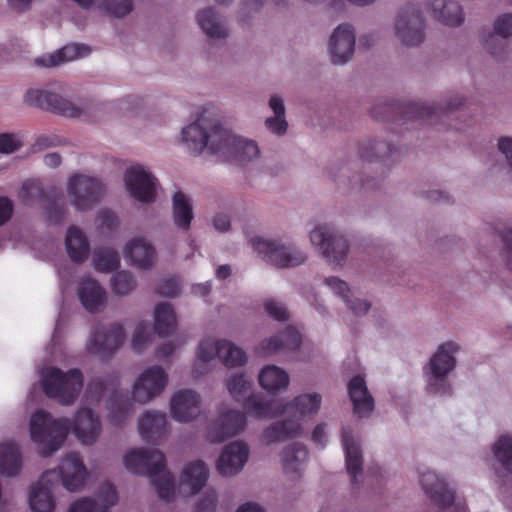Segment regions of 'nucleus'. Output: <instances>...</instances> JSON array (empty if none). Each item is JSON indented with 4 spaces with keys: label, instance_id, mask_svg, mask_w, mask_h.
<instances>
[{
    "label": "nucleus",
    "instance_id": "23",
    "mask_svg": "<svg viewBox=\"0 0 512 512\" xmlns=\"http://www.w3.org/2000/svg\"><path fill=\"white\" fill-rule=\"evenodd\" d=\"M249 449L245 443L232 442L224 447L217 461V470L223 476L237 474L248 460Z\"/></svg>",
    "mask_w": 512,
    "mask_h": 512
},
{
    "label": "nucleus",
    "instance_id": "22",
    "mask_svg": "<svg viewBox=\"0 0 512 512\" xmlns=\"http://www.w3.org/2000/svg\"><path fill=\"white\" fill-rule=\"evenodd\" d=\"M200 403V395L194 390H180L170 401L172 417L179 422H190L200 414Z\"/></svg>",
    "mask_w": 512,
    "mask_h": 512
},
{
    "label": "nucleus",
    "instance_id": "32",
    "mask_svg": "<svg viewBox=\"0 0 512 512\" xmlns=\"http://www.w3.org/2000/svg\"><path fill=\"white\" fill-rule=\"evenodd\" d=\"M65 245L72 262L83 263L88 259L90 245L87 237L78 227L72 226L68 229Z\"/></svg>",
    "mask_w": 512,
    "mask_h": 512
},
{
    "label": "nucleus",
    "instance_id": "9",
    "mask_svg": "<svg viewBox=\"0 0 512 512\" xmlns=\"http://www.w3.org/2000/svg\"><path fill=\"white\" fill-rule=\"evenodd\" d=\"M219 145H211V153L223 157L227 161L245 163L259 155V149L254 141L243 139L232 134L229 130L216 131Z\"/></svg>",
    "mask_w": 512,
    "mask_h": 512
},
{
    "label": "nucleus",
    "instance_id": "40",
    "mask_svg": "<svg viewBox=\"0 0 512 512\" xmlns=\"http://www.w3.org/2000/svg\"><path fill=\"white\" fill-rule=\"evenodd\" d=\"M307 457L308 450L305 445L300 443L288 445L281 453L283 469L286 473H298Z\"/></svg>",
    "mask_w": 512,
    "mask_h": 512
},
{
    "label": "nucleus",
    "instance_id": "55",
    "mask_svg": "<svg viewBox=\"0 0 512 512\" xmlns=\"http://www.w3.org/2000/svg\"><path fill=\"white\" fill-rule=\"evenodd\" d=\"M157 292L164 297H175L180 292L179 281L174 277L163 279L158 286Z\"/></svg>",
    "mask_w": 512,
    "mask_h": 512
},
{
    "label": "nucleus",
    "instance_id": "27",
    "mask_svg": "<svg viewBox=\"0 0 512 512\" xmlns=\"http://www.w3.org/2000/svg\"><path fill=\"white\" fill-rule=\"evenodd\" d=\"M348 394L353 404L354 413L358 417H367L374 409V399L368 391L365 379L354 376L348 382Z\"/></svg>",
    "mask_w": 512,
    "mask_h": 512
},
{
    "label": "nucleus",
    "instance_id": "36",
    "mask_svg": "<svg viewBox=\"0 0 512 512\" xmlns=\"http://www.w3.org/2000/svg\"><path fill=\"white\" fill-rule=\"evenodd\" d=\"M154 329L160 337L171 335L177 326L176 315L169 303H160L154 310Z\"/></svg>",
    "mask_w": 512,
    "mask_h": 512
},
{
    "label": "nucleus",
    "instance_id": "37",
    "mask_svg": "<svg viewBox=\"0 0 512 512\" xmlns=\"http://www.w3.org/2000/svg\"><path fill=\"white\" fill-rule=\"evenodd\" d=\"M208 474V468L203 461H194L185 467L181 481L183 484L189 485L191 492L196 494L205 486Z\"/></svg>",
    "mask_w": 512,
    "mask_h": 512
},
{
    "label": "nucleus",
    "instance_id": "28",
    "mask_svg": "<svg viewBox=\"0 0 512 512\" xmlns=\"http://www.w3.org/2000/svg\"><path fill=\"white\" fill-rule=\"evenodd\" d=\"M138 428L145 442L158 444L167 432L166 415L157 411H148L139 419Z\"/></svg>",
    "mask_w": 512,
    "mask_h": 512
},
{
    "label": "nucleus",
    "instance_id": "2",
    "mask_svg": "<svg viewBox=\"0 0 512 512\" xmlns=\"http://www.w3.org/2000/svg\"><path fill=\"white\" fill-rule=\"evenodd\" d=\"M320 404L321 396L318 393L299 395L286 404L279 401H264L256 395H251L246 398L244 408L247 413L259 419L284 414L292 417L273 423L263 431V439L270 444L298 436L302 431L299 419L317 414Z\"/></svg>",
    "mask_w": 512,
    "mask_h": 512
},
{
    "label": "nucleus",
    "instance_id": "45",
    "mask_svg": "<svg viewBox=\"0 0 512 512\" xmlns=\"http://www.w3.org/2000/svg\"><path fill=\"white\" fill-rule=\"evenodd\" d=\"M495 458L512 473V436L502 435L493 446Z\"/></svg>",
    "mask_w": 512,
    "mask_h": 512
},
{
    "label": "nucleus",
    "instance_id": "29",
    "mask_svg": "<svg viewBox=\"0 0 512 512\" xmlns=\"http://www.w3.org/2000/svg\"><path fill=\"white\" fill-rule=\"evenodd\" d=\"M78 296L83 307L89 312H97L105 306L106 292L95 280L82 279L78 288Z\"/></svg>",
    "mask_w": 512,
    "mask_h": 512
},
{
    "label": "nucleus",
    "instance_id": "20",
    "mask_svg": "<svg viewBox=\"0 0 512 512\" xmlns=\"http://www.w3.org/2000/svg\"><path fill=\"white\" fill-rule=\"evenodd\" d=\"M246 427L244 413L236 410H228L221 413L210 425L207 439L211 443H222L242 432Z\"/></svg>",
    "mask_w": 512,
    "mask_h": 512
},
{
    "label": "nucleus",
    "instance_id": "4",
    "mask_svg": "<svg viewBox=\"0 0 512 512\" xmlns=\"http://www.w3.org/2000/svg\"><path fill=\"white\" fill-rule=\"evenodd\" d=\"M463 105L460 98L449 101L444 107H434L418 102H412L404 107L397 103H384L377 105L371 111L372 117L376 120L417 121L422 124L436 125L445 124L446 120L454 118L456 110Z\"/></svg>",
    "mask_w": 512,
    "mask_h": 512
},
{
    "label": "nucleus",
    "instance_id": "53",
    "mask_svg": "<svg viewBox=\"0 0 512 512\" xmlns=\"http://www.w3.org/2000/svg\"><path fill=\"white\" fill-rule=\"evenodd\" d=\"M97 220L99 223V227L102 230L105 229L107 231H114L119 225V220L116 214L109 209H102L101 211H99L97 215Z\"/></svg>",
    "mask_w": 512,
    "mask_h": 512
},
{
    "label": "nucleus",
    "instance_id": "63",
    "mask_svg": "<svg viewBox=\"0 0 512 512\" xmlns=\"http://www.w3.org/2000/svg\"><path fill=\"white\" fill-rule=\"evenodd\" d=\"M269 106L276 116H285L284 103L280 97L272 96L269 100Z\"/></svg>",
    "mask_w": 512,
    "mask_h": 512
},
{
    "label": "nucleus",
    "instance_id": "5",
    "mask_svg": "<svg viewBox=\"0 0 512 512\" xmlns=\"http://www.w3.org/2000/svg\"><path fill=\"white\" fill-rule=\"evenodd\" d=\"M124 464L128 471L151 477L158 496L170 501L174 497L175 482L170 472L166 471V459L158 449L140 448L127 452Z\"/></svg>",
    "mask_w": 512,
    "mask_h": 512
},
{
    "label": "nucleus",
    "instance_id": "26",
    "mask_svg": "<svg viewBox=\"0 0 512 512\" xmlns=\"http://www.w3.org/2000/svg\"><path fill=\"white\" fill-rule=\"evenodd\" d=\"M98 497L101 504L92 498H82L70 506L69 512H108L118 500L117 491L110 483H105L100 487Z\"/></svg>",
    "mask_w": 512,
    "mask_h": 512
},
{
    "label": "nucleus",
    "instance_id": "19",
    "mask_svg": "<svg viewBox=\"0 0 512 512\" xmlns=\"http://www.w3.org/2000/svg\"><path fill=\"white\" fill-rule=\"evenodd\" d=\"M124 181L128 192L137 201L151 203L155 200L157 179L142 166L128 168Z\"/></svg>",
    "mask_w": 512,
    "mask_h": 512
},
{
    "label": "nucleus",
    "instance_id": "47",
    "mask_svg": "<svg viewBox=\"0 0 512 512\" xmlns=\"http://www.w3.org/2000/svg\"><path fill=\"white\" fill-rule=\"evenodd\" d=\"M136 287L134 276L127 271L116 272L111 278L112 291L117 295H127Z\"/></svg>",
    "mask_w": 512,
    "mask_h": 512
},
{
    "label": "nucleus",
    "instance_id": "50",
    "mask_svg": "<svg viewBox=\"0 0 512 512\" xmlns=\"http://www.w3.org/2000/svg\"><path fill=\"white\" fill-rule=\"evenodd\" d=\"M150 340L149 325L145 322H140L133 333L132 337V348L133 350L140 352L144 349L145 345Z\"/></svg>",
    "mask_w": 512,
    "mask_h": 512
},
{
    "label": "nucleus",
    "instance_id": "11",
    "mask_svg": "<svg viewBox=\"0 0 512 512\" xmlns=\"http://www.w3.org/2000/svg\"><path fill=\"white\" fill-rule=\"evenodd\" d=\"M215 357L222 360L226 367L242 366L247 361L246 353L228 340L207 338L200 342L197 352V363H208Z\"/></svg>",
    "mask_w": 512,
    "mask_h": 512
},
{
    "label": "nucleus",
    "instance_id": "60",
    "mask_svg": "<svg viewBox=\"0 0 512 512\" xmlns=\"http://www.w3.org/2000/svg\"><path fill=\"white\" fill-rule=\"evenodd\" d=\"M504 244V252L507 258V265L512 270V229L505 230L500 234Z\"/></svg>",
    "mask_w": 512,
    "mask_h": 512
},
{
    "label": "nucleus",
    "instance_id": "31",
    "mask_svg": "<svg viewBox=\"0 0 512 512\" xmlns=\"http://www.w3.org/2000/svg\"><path fill=\"white\" fill-rule=\"evenodd\" d=\"M90 52L91 49L89 46L80 43H72L58 49L52 54L37 58L36 63L45 67H54L68 61L86 57Z\"/></svg>",
    "mask_w": 512,
    "mask_h": 512
},
{
    "label": "nucleus",
    "instance_id": "33",
    "mask_svg": "<svg viewBox=\"0 0 512 512\" xmlns=\"http://www.w3.org/2000/svg\"><path fill=\"white\" fill-rule=\"evenodd\" d=\"M434 18L448 26H459L464 21L462 7L457 1L433 0L431 3Z\"/></svg>",
    "mask_w": 512,
    "mask_h": 512
},
{
    "label": "nucleus",
    "instance_id": "57",
    "mask_svg": "<svg viewBox=\"0 0 512 512\" xmlns=\"http://www.w3.org/2000/svg\"><path fill=\"white\" fill-rule=\"evenodd\" d=\"M217 502L215 492H207L196 505V512H214Z\"/></svg>",
    "mask_w": 512,
    "mask_h": 512
},
{
    "label": "nucleus",
    "instance_id": "42",
    "mask_svg": "<svg viewBox=\"0 0 512 512\" xmlns=\"http://www.w3.org/2000/svg\"><path fill=\"white\" fill-rule=\"evenodd\" d=\"M93 265L99 272H111L120 265L119 254L111 248H98L93 253Z\"/></svg>",
    "mask_w": 512,
    "mask_h": 512
},
{
    "label": "nucleus",
    "instance_id": "3",
    "mask_svg": "<svg viewBox=\"0 0 512 512\" xmlns=\"http://www.w3.org/2000/svg\"><path fill=\"white\" fill-rule=\"evenodd\" d=\"M87 475V469L80 455L75 452L67 454L57 469L44 472L40 480L30 488L31 510L33 512L54 511L52 479H60L65 489L75 492L84 486Z\"/></svg>",
    "mask_w": 512,
    "mask_h": 512
},
{
    "label": "nucleus",
    "instance_id": "46",
    "mask_svg": "<svg viewBox=\"0 0 512 512\" xmlns=\"http://www.w3.org/2000/svg\"><path fill=\"white\" fill-rule=\"evenodd\" d=\"M53 200L49 201L44 207L47 219L54 223L59 224L65 215L64 197L60 190L52 191Z\"/></svg>",
    "mask_w": 512,
    "mask_h": 512
},
{
    "label": "nucleus",
    "instance_id": "34",
    "mask_svg": "<svg viewBox=\"0 0 512 512\" xmlns=\"http://www.w3.org/2000/svg\"><path fill=\"white\" fill-rule=\"evenodd\" d=\"M22 468L19 447L14 442L0 444V472L2 475L15 476Z\"/></svg>",
    "mask_w": 512,
    "mask_h": 512
},
{
    "label": "nucleus",
    "instance_id": "38",
    "mask_svg": "<svg viewBox=\"0 0 512 512\" xmlns=\"http://www.w3.org/2000/svg\"><path fill=\"white\" fill-rule=\"evenodd\" d=\"M325 283L344 300L353 313L361 315L369 310L371 306L369 302L358 299L352 301L349 299L350 289L345 281L337 277H328L325 279Z\"/></svg>",
    "mask_w": 512,
    "mask_h": 512
},
{
    "label": "nucleus",
    "instance_id": "14",
    "mask_svg": "<svg viewBox=\"0 0 512 512\" xmlns=\"http://www.w3.org/2000/svg\"><path fill=\"white\" fill-rule=\"evenodd\" d=\"M420 484L427 496L440 506V512H467L464 505H453L455 499L454 490L448 487L443 478L433 471L420 474Z\"/></svg>",
    "mask_w": 512,
    "mask_h": 512
},
{
    "label": "nucleus",
    "instance_id": "24",
    "mask_svg": "<svg viewBox=\"0 0 512 512\" xmlns=\"http://www.w3.org/2000/svg\"><path fill=\"white\" fill-rule=\"evenodd\" d=\"M341 441L345 452L347 473L351 476L352 486L359 485L358 476L363 472V457L359 443L354 439L352 429L343 427Z\"/></svg>",
    "mask_w": 512,
    "mask_h": 512
},
{
    "label": "nucleus",
    "instance_id": "44",
    "mask_svg": "<svg viewBox=\"0 0 512 512\" xmlns=\"http://www.w3.org/2000/svg\"><path fill=\"white\" fill-rule=\"evenodd\" d=\"M130 402L127 395L113 391L109 404V417L114 425H121L126 419Z\"/></svg>",
    "mask_w": 512,
    "mask_h": 512
},
{
    "label": "nucleus",
    "instance_id": "10",
    "mask_svg": "<svg viewBox=\"0 0 512 512\" xmlns=\"http://www.w3.org/2000/svg\"><path fill=\"white\" fill-rule=\"evenodd\" d=\"M250 242L255 251L263 254L269 263L279 268L295 267L306 260L300 250L279 241L255 237Z\"/></svg>",
    "mask_w": 512,
    "mask_h": 512
},
{
    "label": "nucleus",
    "instance_id": "6",
    "mask_svg": "<svg viewBox=\"0 0 512 512\" xmlns=\"http://www.w3.org/2000/svg\"><path fill=\"white\" fill-rule=\"evenodd\" d=\"M43 392L62 405H71L83 388V374L73 368L67 372L57 367L47 368L41 376Z\"/></svg>",
    "mask_w": 512,
    "mask_h": 512
},
{
    "label": "nucleus",
    "instance_id": "8",
    "mask_svg": "<svg viewBox=\"0 0 512 512\" xmlns=\"http://www.w3.org/2000/svg\"><path fill=\"white\" fill-rule=\"evenodd\" d=\"M310 240L329 264L342 265L345 261L349 249L348 241L334 227L326 224L317 226L311 231Z\"/></svg>",
    "mask_w": 512,
    "mask_h": 512
},
{
    "label": "nucleus",
    "instance_id": "51",
    "mask_svg": "<svg viewBox=\"0 0 512 512\" xmlns=\"http://www.w3.org/2000/svg\"><path fill=\"white\" fill-rule=\"evenodd\" d=\"M45 196L41 183L37 180H27L23 182L20 197L23 202H28L33 198H42Z\"/></svg>",
    "mask_w": 512,
    "mask_h": 512
},
{
    "label": "nucleus",
    "instance_id": "13",
    "mask_svg": "<svg viewBox=\"0 0 512 512\" xmlns=\"http://www.w3.org/2000/svg\"><path fill=\"white\" fill-rule=\"evenodd\" d=\"M459 347L454 342L442 344L434 356L430 359L431 374L435 378L434 383L429 384V392L434 394H450V386L445 376L454 369L456 360L453 356Z\"/></svg>",
    "mask_w": 512,
    "mask_h": 512
},
{
    "label": "nucleus",
    "instance_id": "56",
    "mask_svg": "<svg viewBox=\"0 0 512 512\" xmlns=\"http://www.w3.org/2000/svg\"><path fill=\"white\" fill-rule=\"evenodd\" d=\"M264 309L270 317L277 321H285L288 319V312L286 308L274 300L265 302Z\"/></svg>",
    "mask_w": 512,
    "mask_h": 512
},
{
    "label": "nucleus",
    "instance_id": "12",
    "mask_svg": "<svg viewBox=\"0 0 512 512\" xmlns=\"http://www.w3.org/2000/svg\"><path fill=\"white\" fill-rule=\"evenodd\" d=\"M67 190L73 206L85 211L100 201L104 186L97 178L75 174L69 178Z\"/></svg>",
    "mask_w": 512,
    "mask_h": 512
},
{
    "label": "nucleus",
    "instance_id": "35",
    "mask_svg": "<svg viewBox=\"0 0 512 512\" xmlns=\"http://www.w3.org/2000/svg\"><path fill=\"white\" fill-rule=\"evenodd\" d=\"M258 379L261 387L270 393L285 389L289 384V376L286 371L275 365L264 367Z\"/></svg>",
    "mask_w": 512,
    "mask_h": 512
},
{
    "label": "nucleus",
    "instance_id": "48",
    "mask_svg": "<svg viewBox=\"0 0 512 512\" xmlns=\"http://www.w3.org/2000/svg\"><path fill=\"white\" fill-rule=\"evenodd\" d=\"M117 383V378L111 376L109 378H95L92 379L86 388V397L92 401L98 402L104 395L108 384L114 385Z\"/></svg>",
    "mask_w": 512,
    "mask_h": 512
},
{
    "label": "nucleus",
    "instance_id": "41",
    "mask_svg": "<svg viewBox=\"0 0 512 512\" xmlns=\"http://www.w3.org/2000/svg\"><path fill=\"white\" fill-rule=\"evenodd\" d=\"M197 21L204 33L211 39H220L227 36L218 14L213 8H206L197 14Z\"/></svg>",
    "mask_w": 512,
    "mask_h": 512
},
{
    "label": "nucleus",
    "instance_id": "16",
    "mask_svg": "<svg viewBox=\"0 0 512 512\" xmlns=\"http://www.w3.org/2000/svg\"><path fill=\"white\" fill-rule=\"evenodd\" d=\"M125 332L120 324L100 326L92 334L88 350L102 360L110 359L124 344Z\"/></svg>",
    "mask_w": 512,
    "mask_h": 512
},
{
    "label": "nucleus",
    "instance_id": "21",
    "mask_svg": "<svg viewBox=\"0 0 512 512\" xmlns=\"http://www.w3.org/2000/svg\"><path fill=\"white\" fill-rule=\"evenodd\" d=\"M355 33L349 24L339 25L333 32L329 42V52L333 64H344L354 53Z\"/></svg>",
    "mask_w": 512,
    "mask_h": 512
},
{
    "label": "nucleus",
    "instance_id": "39",
    "mask_svg": "<svg viewBox=\"0 0 512 512\" xmlns=\"http://www.w3.org/2000/svg\"><path fill=\"white\" fill-rule=\"evenodd\" d=\"M193 219V209L190 200L181 191L173 196V220L175 225L182 230H189Z\"/></svg>",
    "mask_w": 512,
    "mask_h": 512
},
{
    "label": "nucleus",
    "instance_id": "1",
    "mask_svg": "<svg viewBox=\"0 0 512 512\" xmlns=\"http://www.w3.org/2000/svg\"><path fill=\"white\" fill-rule=\"evenodd\" d=\"M71 427L77 439L86 445L93 444L102 431L99 416L89 408L78 410L73 423L68 418L54 419L39 410L31 417L30 435L34 442L43 445L40 455L48 457L62 446Z\"/></svg>",
    "mask_w": 512,
    "mask_h": 512
},
{
    "label": "nucleus",
    "instance_id": "49",
    "mask_svg": "<svg viewBox=\"0 0 512 512\" xmlns=\"http://www.w3.org/2000/svg\"><path fill=\"white\" fill-rule=\"evenodd\" d=\"M250 385L251 383L245 378L244 374H236L229 378L227 389L236 401H240L250 388Z\"/></svg>",
    "mask_w": 512,
    "mask_h": 512
},
{
    "label": "nucleus",
    "instance_id": "54",
    "mask_svg": "<svg viewBox=\"0 0 512 512\" xmlns=\"http://www.w3.org/2000/svg\"><path fill=\"white\" fill-rule=\"evenodd\" d=\"M496 36L503 39L512 35V14H504L500 16L494 23Z\"/></svg>",
    "mask_w": 512,
    "mask_h": 512
},
{
    "label": "nucleus",
    "instance_id": "18",
    "mask_svg": "<svg viewBox=\"0 0 512 512\" xmlns=\"http://www.w3.org/2000/svg\"><path fill=\"white\" fill-rule=\"evenodd\" d=\"M168 382V375L160 366H152L141 373L133 385L132 398L145 404L162 393Z\"/></svg>",
    "mask_w": 512,
    "mask_h": 512
},
{
    "label": "nucleus",
    "instance_id": "64",
    "mask_svg": "<svg viewBox=\"0 0 512 512\" xmlns=\"http://www.w3.org/2000/svg\"><path fill=\"white\" fill-rule=\"evenodd\" d=\"M213 225L217 230L225 232L230 228V220L227 215L217 214L214 217Z\"/></svg>",
    "mask_w": 512,
    "mask_h": 512
},
{
    "label": "nucleus",
    "instance_id": "59",
    "mask_svg": "<svg viewBox=\"0 0 512 512\" xmlns=\"http://www.w3.org/2000/svg\"><path fill=\"white\" fill-rule=\"evenodd\" d=\"M13 203L7 197H0V226L7 223L13 215Z\"/></svg>",
    "mask_w": 512,
    "mask_h": 512
},
{
    "label": "nucleus",
    "instance_id": "52",
    "mask_svg": "<svg viewBox=\"0 0 512 512\" xmlns=\"http://www.w3.org/2000/svg\"><path fill=\"white\" fill-rule=\"evenodd\" d=\"M21 146L22 142L15 134H0V153L11 154L19 150Z\"/></svg>",
    "mask_w": 512,
    "mask_h": 512
},
{
    "label": "nucleus",
    "instance_id": "30",
    "mask_svg": "<svg viewBox=\"0 0 512 512\" xmlns=\"http://www.w3.org/2000/svg\"><path fill=\"white\" fill-rule=\"evenodd\" d=\"M124 254L134 266L141 269H149L156 256L154 247L142 237L134 238L127 243Z\"/></svg>",
    "mask_w": 512,
    "mask_h": 512
},
{
    "label": "nucleus",
    "instance_id": "7",
    "mask_svg": "<svg viewBox=\"0 0 512 512\" xmlns=\"http://www.w3.org/2000/svg\"><path fill=\"white\" fill-rule=\"evenodd\" d=\"M206 110L198 119L182 129V139L192 154H200L206 147L211 152L212 143L219 145V136L216 131H226L217 120H209L206 117Z\"/></svg>",
    "mask_w": 512,
    "mask_h": 512
},
{
    "label": "nucleus",
    "instance_id": "15",
    "mask_svg": "<svg viewBox=\"0 0 512 512\" xmlns=\"http://www.w3.org/2000/svg\"><path fill=\"white\" fill-rule=\"evenodd\" d=\"M424 19L413 5L403 7L396 19L395 31L399 40L408 47L418 46L424 40Z\"/></svg>",
    "mask_w": 512,
    "mask_h": 512
},
{
    "label": "nucleus",
    "instance_id": "58",
    "mask_svg": "<svg viewBox=\"0 0 512 512\" xmlns=\"http://www.w3.org/2000/svg\"><path fill=\"white\" fill-rule=\"evenodd\" d=\"M267 128L277 135H283L287 130V122L285 116H274L267 118L265 121Z\"/></svg>",
    "mask_w": 512,
    "mask_h": 512
},
{
    "label": "nucleus",
    "instance_id": "43",
    "mask_svg": "<svg viewBox=\"0 0 512 512\" xmlns=\"http://www.w3.org/2000/svg\"><path fill=\"white\" fill-rule=\"evenodd\" d=\"M394 149L393 145L384 141H367L361 145L360 157L372 162L378 158L391 156Z\"/></svg>",
    "mask_w": 512,
    "mask_h": 512
},
{
    "label": "nucleus",
    "instance_id": "61",
    "mask_svg": "<svg viewBox=\"0 0 512 512\" xmlns=\"http://www.w3.org/2000/svg\"><path fill=\"white\" fill-rule=\"evenodd\" d=\"M498 148L505 155L510 167L512 168V138H500L498 142Z\"/></svg>",
    "mask_w": 512,
    "mask_h": 512
},
{
    "label": "nucleus",
    "instance_id": "62",
    "mask_svg": "<svg viewBox=\"0 0 512 512\" xmlns=\"http://www.w3.org/2000/svg\"><path fill=\"white\" fill-rule=\"evenodd\" d=\"M312 441L321 447L325 446L326 435H325V424H318L315 426L312 433Z\"/></svg>",
    "mask_w": 512,
    "mask_h": 512
},
{
    "label": "nucleus",
    "instance_id": "17",
    "mask_svg": "<svg viewBox=\"0 0 512 512\" xmlns=\"http://www.w3.org/2000/svg\"><path fill=\"white\" fill-rule=\"evenodd\" d=\"M27 105L51 111L66 117H81L83 109L76 107L72 102L62 98L56 93L42 89H30L24 97Z\"/></svg>",
    "mask_w": 512,
    "mask_h": 512
},
{
    "label": "nucleus",
    "instance_id": "25",
    "mask_svg": "<svg viewBox=\"0 0 512 512\" xmlns=\"http://www.w3.org/2000/svg\"><path fill=\"white\" fill-rule=\"evenodd\" d=\"M301 335L293 327H287L279 334L262 341L257 348L260 355H270L284 350L294 351L300 347Z\"/></svg>",
    "mask_w": 512,
    "mask_h": 512
}]
</instances>
